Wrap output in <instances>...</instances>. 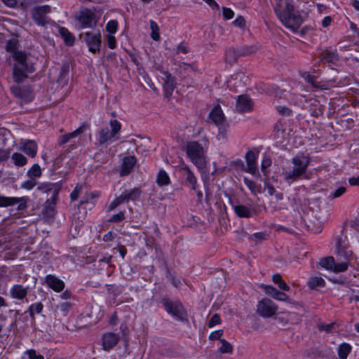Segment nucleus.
<instances>
[{
	"instance_id": "f257e3e1",
	"label": "nucleus",
	"mask_w": 359,
	"mask_h": 359,
	"mask_svg": "<svg viewBox=\"0 0 359 359\" xmlns=\"http://www.w3.org/2000/svg\"><path fill=\"white\" fill-rule=\"evenodd\" d=\"M274 12L281 22L294 32H297L303 23L302 17L294 13V6L292 0H285V5L283 9L280 6H276Z\"/></svg>"
},
{
	"instance_id": "f03ea898",
	"label": "nucleus",
	"mask_w": 359,
	"mask_h": 359,
	"mask_svg": "<svg viewBox=\"0 0 359 359\" xmlns=\"http://www.w3.org/2000/svg\"><path fill=\"white\" fill-rule=\"evenodd\" d=\"M294 165L292 169L283 173L284 180L288 184L300 179H309L306 170L310 163V158L304 154L297 155L292 158Z\"/></svg>"
},
{
	"instance_id": "7ed1b4c3",
	"label": "nucleus",
	"mask_w": 359,
	"mask_h": 359,
	"mask_svg": "<svg viewBox=\"0 0 359 359\" xmlns=\"http://www.w3.org/2000/svg\"><path fill=\"white\" fill-rule=\"evenodd\" d=\"M161 303L165 311L175 319L181 322L187 321V311L180 301H171L168 297H163Z\"/></svg>"
},
{
	"instance_id": "20e7f679",
	"label": "nucleus",
	"mask_w": 359,
	"mask_h": 359,
	"mask_svg": "<svg viewBox=\"0 0 359 359\" xmlns=\"http://www.w3.org/2000/svg\"><path fill=\"white\" fill-rule=\"evenodd\" d=\"M185 150L187 156L198 168L202 169L205 166L204 149L197 141L188 142Z\"/></svg>"
},
{
	"instance_id": "39448f33",
	"label": "nucleus",
	"mask_w": 359,
	"mask_h": 359,
	"mask_svg": "<svg viewBox=\"0 0 359 359\" xmlns=\"http://www.w3.org/2000/svg\"><path fill=\"white\" fill-rule=\"evenodd\" d=\"M141 193L142 191L140 188H133L130 190L125 189L111 203L109 206V210H113L119 205L128 203L129 201L136 200L140 196Z\"/></svg>"
},
{
	"instance_id": "423d86ee",
	"label": "nucleus",
	"mask_w": 359,
	"mask_h": 359,
	"mask_svg": "<svg viewBox=\"0 0 359 359\" xmlns=\"http://www.w3.org/2000/svg\"><path fill=\"white\" fill-rule=\"evenodd\" d=\"M76 20L81 25V28H94L96 27L98 18L93 11L90 8H84L80 11Z\"/></svg>"
},
{
	"instance_id": "0eeeda50",
	"label": "nucleus",
	"mask_w": 359,
	"mask_h": 359,
	"mask_svg": "<svg viewBox=\"0 0 359 359\" xmlns=\"http://www.w3.org/2000/svg\"><path fill=\"white\" fill-rule=\"evenodd\" d=\"M79 39L86 42L89 51L91 53H95L100 50L102 42L100 32L97 33H93L90 32L81 33L79 35Z\"/></svg>"
},
{
	"instance_id": "6e6552de",
	"label": "nucleus",
	"mask_w": 359,
	"mask_h": 359,
	"mask_svg": "<svg viewBox=\"0 0 359 359\" xmlns=\"http://www.w3.org/2000/svg\"><path fill=\"white\" fill-rule=\"evenodd\" d=\"M278 309V306L270 299L264 298L257 305V313L263 318L273 316Z\"/></svg>"
},
{
	"instance_id": "1a4fd4ad",
	"label": "nucleus",
	"mask_w": 359,
	"mask_h": 359,
	"mask_svg": "<svg viewBox=\"0 0 359 359\" xmlns=\"http://www.w3.org/2000/svg\"><path fill=\"white\" fill-rule=\"evenodd\" d=\"M35 71L33 63L25 61V63L20 65H14L13 67V78L18 83H21L27 77V74L32 73Z\"/></svg>"
},
{
	"instance_id": "9d476101",
	"label": "nucleus",
	"mask_w": 359,
	"mask_h": 359,
	"mask_svg": "<svg viewBox=\"0 0 359 359\" xmlns=\"http://www.w3.org/2000/svg\"><path fill=\"white\" fill-rule=\"evenodd\" d=\"M29 198L23 197H7L0 195V207H8L11 205H18V210H24L27 208V202Z\"/></svg>"
},
{
	"instance_id": "9b49d317",
	"label": "nucleus",
	"mask_w": 359,
	"mask_h": 359,
	"mask_svg": "<svg viewBox=\"0 0 359 359\" xmlns=\"http://www.w3.org/2000/svg\"><path fill=\"white\" fill-rule=\"evenodd\" d=\"M61 188L62 185L60 183L47 184L39 187L40 189H44L47 193L48 198L46 203H48L49 205H55L56 204Z\"/></svg>"
},
{
	"instance_id": "f8f14e48",
	"label": "nucleus",
	"mask_w": 359,
	"mask_h": 359,
	"mask_svg": "<svg viewBox=\"0 0 359 359\" xmlns=\"http://www.w3.org/2000/svg\"><path fill=\"white\" fill-rule=\"evenodd\" d=\"M50 11L49 6H36L32 11L34 21L40 26H44L48 23L46 14Z\"/></svg>"
},
{
	"instance_id": "ddd939ff",
	"label": "nucleus",
	"mask_w": 359,
	"mask_h": 359,
	"mask_svg": "<svg viewBox=\"0 0 359 359\" xmlns=\"http://www.w3.org/2000/svg\"><path fill=\"white\" fill-rule=\"evenodd\" d=\"M180 172L184 180V184L190 187L191 190H197V178L189 166L181 167Z\"/></svg>"
},
{
	"instance_id": "4468645a",
	"label": "nucleus",
	"mask_w": 359,
	"mask_h": 359,
	"mask_svg": "<svg viewBox=\"0 0 359 359\" xmlns=\"http://www.w3.org/2000/svg\"><path fill=\"white\" fill-rule=\"evenodd\" d=\"M253 102L247 95H241L237 97L236 110L240 113L249 112L252 110Z\"/></svg>"
},
{
	"instance_id": "2eb2a0df",
	"label": "nucleus",
	"mask_w": 359,
	"mask_h": 359,
	"mask_svg": "<svg viewBox=\"0 0 359 359\" xmlns=\"http://www.w3.org/2000/svg\"><path fill=\"white\" fill-rule=\"evenodd\" d=\"M163 81V90L166 97L170 96L175 88H176L177 81L176 78L172 76L170 72H163V76L161 77Z\"/></svg>"
},
{
	"instance_id": "dca6fc26",
	"label": "nucleus",
	"mask_w": 359,
	"mask_h": 359,
	"mask_svg": "<svg viewBox=\"0 0 359 359\" xmlns=\"http://www.w3.org/2000/svg\"><path fill=\"white\" fill-rule=\"evenodd\" d=\"M229 203L237 217L240 218H250L252 217V210L250 208L235 203L231 198H229Z\"/></svg>"
},
{
	"instance_id": "f3484780",
	"label": "nucleus",
	"mask_w": 359,
	"mask_h": 359,
	"mask_svg": "<svg viewBox=\"0 0 359 359\" xmlns=\"http://www.w3.org/2000/svg\"><path fill=\"white\" fill-rule=\"evenodd\" d=\"M102 346L104 351H109L119 341V335L113 332L105 333L102 336Z\"/></svg>"
},
{
	"instance_id": "a211bd4d",
	"label": "nucleus",
	"mask_w": 359,
	"mask_h": 359,
	"mask_svg": "<svg viewBox=\"0 0 359 359\" xmlns=\"http://www.w3.org/2000/svg\"><path fill=\"white\" fill-rule=\"evenodd\" d=\"M45 283L57 292L62 291L65 288V283L53 275H47L45 277Z\"/></svg>"
},
{
	"instance_id": "6ab92c4d",
	"label": "nucleus",
	"mask_w": 359,
	"mask_h": 359,
	"mask_svg": "<svg viewBox=\"0 0 359 359\" xmlns=\"http://www.w3.org/2000/svg\"><path fill=\"white\" fill-rule=\"evenodd\" d=\"M257 155L252 151H248L245 154V161L247 163V168L245 171L255 175L257 172Z\"/></svg>"
},
{
	"instance_id": "aec40b11",
	"label": "nucleus",
	"mask_w": 359,
	"mask_h": 359,
	"mask_svg": "<svg viewBox=\"0 0 359 359\" xmlns=\"http://www.w3.org/2000/svg\"><path fill=\"white\" fill-rule=\"evenodd\" d=\"M118 137H116L112 135L111 132L109 131L107 127L102 128L98 133V143L100 146L109 142H112L118 140Z\"/></svg>"
},
{
	"instance_id": "412c9836",
	"label": "nucleus",
	"mask_w": 359,
	"mask_h": 359,
	"mask_svg": "<svg viewBox=\"0 0 359 359\" xmlns=\"http://www.w3.org/2000/svg\"><path fill=\"white\" fill-rule=\"evenodd\" d=\"M264 291L266 294L275 299L292 303L291 299L285 293L278 290L276 288L271 285H266L264 287Z\"/></svg>"
},
{
	"instance_id": "4be33fe9",
	"label": "nucleus",
	"mask_w": 359,
	"mask_h": 359,
	"mask_svg": "<svg viewBox=\"0 0 359 359\" xmlns=\"http://www.w3.org/2000/svg\"><path fill=\"white\" fill-rule=\"evenodd\" d=\"M319 57L321 62H327L332 64L336 63L339 60V55L337 50H331L329 48L323 50Z\"/></svg>"
},
{
	"instance_id": "5701e85b",
	"label": "nucleus",
	"mask_w": 359,
	"mask_h": 359,
	"mask_svg": "<svg viewBox=\"0 0 359 359\" xmlns=\"http://www.w3.org/2000/svg\"><path fill=\"white\" fill-rule=\"evenodd\" d=\"M136 163V158L133 156H126L121 165V175H128L132 170Z\"/></svg>"
},
{
	"instance_id": "b1692460",
	"label": "nucleus",
	"mask_w": 359,
	"mask_h": 359,
	"mask_svg": "<svg viewBox=\"0 0 359 359\" xmlns=\"http://www.w3.org/2000/svg\"><path fill=\"white\" fill-rule=\"evenodd\" d=\"M209 118L217 126L220 125L224 120V113L219 104L214 106L209 114Z\"/></svg>"
},
{
	"instance_id": "393cba45",
	"label": "nucleus",
	"mask_w": 359,
	"mask_h": 359,
	"mask_svg": "<svg viewBox=\"0 0 359 359\" xmlns=\"http://www.w3.org/2000/svg\"><path fill=\"white\" fill-rule=\"evenodd\" d=\"M27 287L19 284L14 285L10 290L11 296L13 299L19 300L23 299L27 295Z\"/></svg>"
},
{
	"instance_id": "a878e982",
	"label": "nucleus",
	"mask_w": 359,
	"mask_h": 359,
	"mask_svg": "<svg viewBox=\"0 0 359 359\" xmlns=\"http://www.w3.org/2000/svg\"><path fill=\"white\" fill-rule=\"evenodd\" d=\"M21 151L33 158L37 152V144L34 140H25L21 147Z\"/></svg>"
},
{
	"instance_id": "bb28decb",
	"label": "nucleus",
	"mask_w": 359,
	"mask_h": 359,
	"mask_svg": "<svg viewBox=\"0 0 359 359\" xmlns=\"http://www.w3.org/2000/svg\"><path fill=\"white\" fill-rule=\"evenodd\" d=\"M239 57L240 55L238 48L231 47L226 50L225 60L230 65L236 62Z\"/></svg>"
},
{
	"instance_id": "cd10ccee",
	"label": "nucleus",
	"mask_w": 359,
	"mask_h": 359,
	"mask_svg": "<svg viewBox=\"0 0 359 359\" xmlns=\"http://www.w3.org/2000/svg\"><path fill=\"white\" fill-rule=\"evenodd\" d=\"M84 130L85 126H81L76 130H75L74 132L62 135L60 137V141L59 142V144L61 145L68 142L71 139L76 137L77 136L83 133L84 132Z\"/></svg>"
},
{
	"instance_id": "c85d7f7f",
	"label": "nucleus",
	"mask_w": 359,
	"mask_h": 359,
	"mask_svg": "<svg viewBox=\"0 0 359 359\" xmlns=\"http://www.w3.org/2000/svg\"><path fill=\"white\" fill-rule=\"evenodd\" d=\"M240 57L249 56L255 53L258 50V47L256 45H244L238 47Z\"/></svg>"
},
{
	"instance_id": "c756f323",
	"label": "nucleus",
	"mask_w": 359,
	"mask_h": 359,
	"mask_svg": "<svg viewBox=\"0 0 359 359\" xmlns=\"http://www.w3.org/2000/svg\"><path fill=\"white\" fill-rule=\"evenodd\" d=\"M60 34L64 39L65 43L72 46L74 43L75 38L74 35L65 27L60 28Z\"/></svg>"
},
{
	"instance_id": "7c9ffc66",
	"label": "nucleus",
	"mask_w": 359,
	"mask_h": 359,
	"mask_svg": "<svg viewBox=\"0 0 359 359\" xmlns=\"http://www.w3.org/2000/svg\"><path fill=\"white\" fill-rule=\"evenodd\" d=\"M352 347L348 343L341 344L337 350L338 356L340 359H346L351 352Z\"/></svg>"
},
{
	"instance_id": "2f4dec72",
	"label": "nucleus",
	"mask_w": 359,
	"mask_h": 359,
	"mask_svg": "<svg viewBox=\"0 0 359 359\" xmlns=\"http://www.w3.org/2000/svg\"><path fill=\"white\" fill-rule=\"evenodd\" d=\"M43 304L41 302H36V303L32 304L29 306L27 312H29V316L32 318V319L34 320L35 314L40 313L43 311Z\"/></svg>"
},
{
	"instance_id": "473e14b6",
	"label": "nucleus",
	"mask_w": 359,
	"mask_h": 359,
	"mask_svg": "<svg viewBox=\"0 0 359 359\" xmlns=\"http://www.w3.org/2000/svg\"><path fill=\"white\" fill-rule=\"evenodd\" d=\"M156 182L158 185L162 187L170 184V177L164 170H160L158 175Z\"/></svg>"
},
{
	"instance_id": "72a5a7b5",
	"label": "nucleus",
	"mask_w": 359,
	"mask_h": 359,
	"mask_svg": "<svg viewBox=\"0 0 359 359\" xmlns=\"http://www.w3.org/2000/svg\"><path fill=\"white\" fill-rule=\"evenodd\" d=\"M244 184L247 186V187L251 191V193L254 195H256V194L261 192V185L257 184L253 180H249L246 177L243 180Z\"/></svg>"
},
{
	"instance_id": "f704fd0d",
	"label": "nucleus",
	"mask_w": 359,
	"mask_h": 359,
	"mask_svg": "<svg viewBox=\"0 0 359 359\" xmlns=\"http://www.w3.org/2000/svg\"><path fill=\"white\" fill-rule=\"evenodd\" d=\"M272 280L273 281L274 283L278 285V287L280 290L283 291H288L290 290V287L283 280L280 274H274L272 277Z\"/></svg>"
},
{
	"instance_id": "c9c22d12",
	"label": "nucleus",
	"mask_w": 359,
	"mask_h": 359,
	"mask_svg": "<svg viewBox=\"0 0 359 359\" xmlns=\"http://www.w3.org/2000/svg\"><path fill=\"white\" fill-rule=\"evenodd\" d=\"M11 158L13 161L14 164L17 166H23L27 162V158L20 153L16 152L13 154Z\"/></svg>"
},
{
	"instance_id": "e433bc0d",
	"label": "nucleus",
	"mask_w": 359,
	"mask_h": 359,
	"mask_svg": "<svg viewBox=\"0 0 359 359\" xmlns=\"http://www.w3.org/2000/svg\"><path fill=\"white\" fill-rule=\"evenodd\" d=\"M150 28L151 30V37L154 41H158L160 39V34H159V27L157 25V23L154 21L151 20L149 21Z\"/></svg>"
},
{
	"instance_id": "4c0bfd02",
	"label": "nucleus",
	"mask_w": 359,
	"mask_h": 359,
	"mask_svg": "<svg viewBox=\"0 0 359 359\" xmlns=\"http://www.w3.org/2000/svg\"><path fill=\"white\" fill-rule=\"evenodd\" d=\"M320 265L323 268L332 271L334 266V259L333 257H324L320 260Z\"/></svg>"
},
{
	"instance_id": "58836bf2",
	"label": "nucleus",
	"mask_w": 359,
	"mask_h": 359,
	"mask_svg": "<svg viewBox=\"0 0 359 359\" xmlns=\"http://www.w3.org/2000/svg\"><path fill=\"white\" fill-rule=\"evenodd\" d=\"M308 285L311 289L317 287H323L325 285V280L320 277H312L309 279Z\"/></svg>"
},
{
	"instance_id": "ea45409f",
	"label": "nucleus",
	"mask_w": 359,
	"mask_h": 359,
	"mask_svg": "<svg viewBox=\"0 0 359 359\" xmlns=\"http://www.w3.org/2000/svg\"><path fill=\"white\" fill-rule=\"evenodd\" d=\"M29 178L39 177L41 175V170L40 166L36 163L34 164L27 173Z\"/></svg>"
},
{
	"instance_id": "a19ab883",
	"label": "nucleus",
	"mask_w": 359,
	"mask_h": 359,
	"mask_svg": "<svg viewBox=\"0 0 359 359\" xmlns=\"http://www.w3.org/2000/svg\"><path fill=\"white\" fill-rule=\"evenodd\" d=\"M72 306V304H71L69 302H64L58 304L56 306V308L57 310L60 311V312L64 316H67L69 310L71 309Z\"/></svg>"
},
{
	"instance_id": "79ce46f5",
	"label": "nucleus",
	"mask_w": 359,
	"mask_h": 359,
	"mask_svg": "<svg viewBox=\"0 0 359 359\" xmlns=\"http://www.w3.org/2000/svg\"><path fill=\"white\" fill-rule=\"evenodd\" d=\"M12 56L16 61V64H15V65H20L21 64L25 63V61L27 60V55L22 51H14Z\"/></svg>"
},
{
	"instance_id": "37998d69",
	"label": "nucleus",
	"mask_w": 359,
	"mask_h": 359,
	"mask_svg": "<svg viewBox=\"0 0 359 359\" xmlns=\"http://www.w3.org/2000/svg\"><path fill=\"white\" fill-rule=\"evenodd\" d=\"M111 132L112 135L118 137V135L121 129V123L116 119H111L109 121Z\"/></svg>"
},
{
	"instance_id": "c03bdc74",
	"label": "nucleus",
	"mask_w": 359,
	"mask_h": 359,
	"mask_svg": "<svg viewBox=\"0 0 359 359\" xmlns=\"http://www.w3.org/2000/svg\"><path fill=\"white\" fill-rule=\"evenodd\" d=\"M222 346L219 348V351L222 353H231L233 352V347L230 343H229L224 339H220Z\"/></svg>"
},
{
	"instance_id": "a18cd8bd",
	"label": "nucleus",
	"mask_w": 359,
	"mask_h": 359,
	"mask_svg": "<svg viewBox=\"0 0 359 359\" xmlns=\"http://www.w3.org/2000/svg\"><path fill=\"white\" fill-rule=\"evenodd\" d=\"M117 27H118L117 21L111 20L107 22V24L106 25V30L107 32H109L110 34L109 35H112L116 32Z\"/></svg>"
},
{
	"instance_id": "49530a36",
	"label": "nucleus",
	"mask_w": 359,
	"mask_h": 359,
	"mask_svg": "<svg viewBox=\"0 0 359 359\" xmlns=\"http://www.w3.org/2000/svg\"><path fill=\"white\" fill-rule=\"evenodd\" d=\"M166 277L175 287H177L181 285L180 280L177 279L175 274L168 269L167 270Z\"/></svg>"
},
{
	"instance_id": "de8ad7c7",
	"label": "nucleus",
	"mask_w": 359,
	"mask_h": 359,
	"mask_svg": "<svg viewBox=\"0 0 359 359\" xmlns=\"http://www.w3.org/2000/svg\"><path fill=\"white\" fill-rule=\"evenodd\" d=\"M348 268V263L347 262H341L336 264L334 262V266L332 268V271L335 273H339V272H344Z\"/></svg>"
},
{
	"instance_id": "09e8293b",
	"label": "nucleus",
	"mask_w": 359,
	"mask_h": 359,
	"mask_svg": "<svg viewBox=\"0 0 359 359\" xmlns=\"http://www.w3.org/2000/svg\"><path fill=\"white\" fill-rule=\"evenodd\" d=\"M25 354L27 355L29 359H44L43 355L37 353L34 349L27 350Z\"/></svg>"
},
{
	"instance_id": "8fccbe9b",
	"label": "nucleus",
	"mask_w": 359,
	"mask_h": 359,
	"mask_svg": "<svg viewBox=\"0 0 359 359\" xmlns=\"http://www.w3.org/2000/svg\"><path fill=\"white\" fill-rule=\"evenodd\" d=\"M277 111L282 116H290L292 113V111L286 106H276Z\"/></svg>"
},
{
	"instance_id": "3c124183",
	"label": "nucleus",
	"mask_w": 359,
	"mask_h": 359,
	"mask_svg": "<svg viewBox=\"0 0 359 359\" xmlns=\"http://www.w3.org/2000/svg\"><path fill=\"white\" fill-rule=\"evenodd\" d=\"M36 180L34 178H30L29 180L25 181L22 184L21 187L27 190H31L36 186Z\"/></svg>"
},
{
	"instance_id": "603ef678",
	"label": "nucleus",
	"mask_w": 359,
	"mask_h": 359,
	"mask_svg": "<svg viewBox=\"0 0 359 359\" xmlns=\"http://www.w3.org/2000/svg\"><path fill=\"white\" fill-rule=\"evenodd\" d=\"M221 323L220 316L217 313H215L211 318L210 319L208 325L209 327H212L216 325H219Z\"/></svg>"
},
{
	"instance_id": "864d4df0",
	"label": "nucleus",
	"mask_w": 359,
	"mask_h": 359,
	"mask_svg": "<svg viewBox=\"0 0 359 359\" xmlns=\"http://www.w3.org/2000/svg\"><path fill=\"white\" fill-rule=\"evenodd\" d=\"M222 15L224 20H231L234 16V12L229 8L223 7L222 8Z\"/></svg>"
},
{
	"instance_id": "5fc2aeb1",
	"label": "nucleus",
	"mask_w": 359,
	"mask_h": 359,
	"mask_svg": "<svg viewBox=\"0 0 359 359\" xmlns=\"http://www.w3.org/2000/svg\"><path fill=\"white\" fill-rule=\"evenodd\" d=\"M125 219V215L124 212L122 211H120L117 214L114 215L109 219V222L117 223L123 221Z\"/></svg>"
},
{
	"instance_id": "6e6d98bb",
	"label": "nucleus",
	"mask_w": 359,
	"mask_h": 359,
	"mask_svg": "<svg viewBox=\"0 0 359 359\" xmlns=\"http://www.w3.org/2000/svg\"><path fill=\"white\" fill-rule=\"evenodd\" d=\"M224 333L223 330H218L214 332H212L209 335V339L210 340H217L221 339V337L222 336Z\"/></svg>"
},
{
	"instance_id": "4d7b16f0",
	"label": "nucleus",
	"mask_w": 359,
	"mask_h": 359,
	"mask_svg": "<svg viewBox=\"0 0 359 359\" xmlns=\"http://www.w3.org/2000/svg\"><path fill=\"white\" fill-rule=\"evenodd\" d=\"M271 165V158H268L267 156H264L262 159V163H261V169L263 172H265L266 168H268Z\"/></svg>"
},
{
	"instance_id": "13d9d810",
	"label": "nucleus",
	"mask_w": 359,
	"mask_h": 359,
	"mask_svg": "<svg viewBox=\"0 0 359 359\" xmlns=\"http://www.w3.org/2000/svg\"><path fill=\"white\" fill-rule=\"evenodd\" d=\"M81 188V187L77 184L72 192L70 194V198L72 201H74L78 198Z\"/></svg>"
},
{
	"instance_id": "bf43d9fd",
	"label": "nucleus",
	"mask_w": 359,
	"mask_h": 359,
	"mask_svg": "<svg viewBox=\"0 0 359 359\" xmlns=\"http://www.w3.org/2000/svg\"><path fill=\"white\" fill-rule=\"evenodd\" d=\"M345 191H346V188L344 187H340L331 194V196L333 198H338V197L341 196L343 194H344Z\"/></svg>"
},
{
	"instance_id": "052dcab7",
	"label": "nucleus",
	"mask_w": 359,
	"mask_h": 359,
	"mask_svg": "<svg viewBox=\"0 0 359 359\" xmlns=\"http://www.w3.org/2000/svg\"><path fill=\"white\" fill-rule=\"evenodd\" d=\"M107 44L109 48L114 49L116 47V40L112 35L107 36Z\"/></svg>"
},
{
	"instance_id": "680f3d73",
	"label": "nucleus",
	"mask_w": 359,
	"mask_h": 359,
	"mask_svg": "<svg viewBox=\"0 0 359 359\" xmlns=\"http://www.w3.org/2000/svg\"><path fill=\"white\" fill-rule=\"evenodd\" d=\"M334 325V323L322 324L318 325V327L320 330H324L328 333L332 330Z\"/></svg>"
},
{
	"instance_id": "e2e57ef3",
	"label": "nucleus",
	"mask_w": 359,
	"mask_h": 359,
	"mask_svg": "<svg viewBox=\"0 0 359 359\" xmlns=\"http://www.w3.org/2000/svg\"><path fill=\"white\" fill-rule=\"evenodd\" d=\"M233 24L238 27H243L245 25V21L243 17L238 16L233 22Z\"/></svg>"
},
{
	"instance_id": "0e129e2a",
	"label": "nucleus",
	"mask_w": 359,
	"mask_h": 359,
	"mask_svg": "<svg viewBox=\"0 0 359 359\" xmlns=\"http://www.w3.org/2000/svg\"><path fill=\"white\" fill-rule=\"evenodd\" d=\"M132 61L136 65L140 74H142L143 73H145L143 67L140 65V63L139 62V61L136 57H135V56L132 57Z\"/></svg>"
},
{
	"instance_id": "69168bd1",
	"label": "nucleus",
	"mask_w": 359,
	"mask_h": 359,
	"mask_svg": "<svg viewBox=\"0 0 359 359\" xmlns=\"http://www.w3.org/2000/svg\"><path fill=\"white\" fill-rule=\"evenodd\" d=\"M17 43L13 41L9 40L6 43V50L8 51L14 52L16 51Z\"/></svg>"
},
{
	"instance_id": "338daca9",
	"label": "nucleus",
	"mask_w": 359,
	"mask_h": 359,
	"mask_svg": "<svg viewBox=\"0 0 359 359\" xmlns=\"http://www.w3.org/2000/svg\"><path fill=\"white\" fill-rule=\"evenodd\" d=\"M253 237L255 238L257 241H262L266 239V233L264 232H257L255 233L253 235Z\"/></svg>"
},
{
	"instance_id": "774afa93",
	"label": "nucleus",
	"mask_w": 359,
	"mask_h": 359,
	"mask_svg": "<svg viewBox=\"0 0 359 359\" xmlns=\"http://www.w3.org/2000/svg\"><path fill=\"white\" fill-rule=\"evenodd\" d=\"M208 4L212 9L219 10V6L215 0H203Z\"/></svg>"
}]
</instances>
